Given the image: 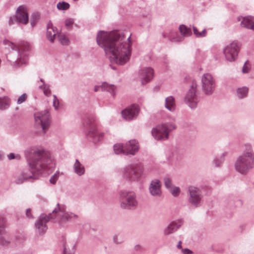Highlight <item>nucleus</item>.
<instances>
[{"mask_svg":"<svg viewBox=\"0 0 254 254\" xmlns=\"http://www.w3.org/2000/svg\"><path fill=\"white\" fill-rule=\"evenodd\" d=\"M97 42L115 63L123 65L128 61L131 46L130 37H127L117 31H100L97 35Z\"/></svg>","mask_w":254,"mask_h":254,"instance_id":"nucleus-1","label":"nucleus"},{"mask_svg":"<svg viewBox=\"0 0 254 254\" xmlns=\"http://www.w3.org/2000/svg\"><path fill=\"white\" fill-rule=\"evenodd\" d=\"M28 161L33 175L28 176L26 174H20L16 180L17 184L22 183L28 179H37L35 174H41L52 163V159L48 152L38 149L33 152Z\"/></svg>","mask_w":254,"mask_h":254,"instance_id":"nucleus-2","label":"nucleus"},{"mask_svg":"<svg viewBox=\"0 0 254 254\" xmlns=\"http://www.w3.org/2000/svg\"><path fill=\"white\" fill-rule=\"evenodd\" d=\"M254 166V153L251 146L246 145L242 155L238 158L236 162V169L241 174H245Z\"/></svg>","mask_w":254,"mask_h":254,"instance_id":"nucleus-3","label":"nucleus"},{"mask_svg":"<svg viewBox=\"0 0 254 254\" xmlns=\"http://www.w3.org/2000/svg\"><path fill=\"white\" fill-rule=\"evenodd\" d=\"M58 213V215L62 217V220H69L73 217H76V215L71 213L65 212L64 208L60 207L56 208L49 216L42 215L40 217L38 222L36 224V227L39 229L40 233H44L46 231V223L48 222L50 219L53 218V216Z\"/></svg>","mask_w":254,"mask_h":254,"instance_id":"nucleus-4","label":"nucleus"},{"mask_svg":"<svg viewBox=\"0 0 254 254\" xmlns=\"http://www.w3.org/2000/svg\"><path fill=\"white\" fill-rule=\"evenodd\" d=\"M121 206L124 209L135 207L137 202L133 192L122 191L121 193Z\"/></svg>","mask_w":254,"mask_h":254,"instance_id":"nucleus-5","label":"nucleus"},{"mask_svg":"<svg viewBox=\"0 0 254 254\" xmlns=\"http://www.w3.org/2000/svg\"><path fill=\"white\" fill-rule=\"evenodd\" d=\"M35 124L46 132L50 124V115L48 111L37 112L34 115Z\"/></svg>","mask_w":254,"mask_h":254,"instance_id":"nucleus-6","label":"nucleus"},{"mask_svg":"<svg viewBox=\"0 0 254 254\" xmlns=\"http://www.w3.org/2000/svg\"><path fill=\"white\" fill-rule=\"evenodd\" d=\"M240 50V46L236 41L228 44L224 49V54L226 59L229 62H233L237 59Z\"/></svg>","mask_w":254,"mask_h":254,"instance_id":"nucleus-7","label":"nucleus"},{"mask_svg":"<svg viewBox=\"0 0 254 254\" xmlns=\"http://www.w3.org/2000/svg\"><path fill=\"white\" fill-rule=\"evenodd\" d=\"M170 130L171 126L168 125H160L152 129V134L156 139H167Z\"/></svg>","mask_w":254,"mask_h":254,"instance_id":"nucleus-8","label":"nucleus"},{"mask_svg":"<svg viewBox=\"0 0 254 254\" xmlns=\"http://www.w3.org/2000/svg\"><path fill=\"white\" fill-rule=\"evenodd\" d=\"M142 173V168L139 165L127 167L125 170L124 176L126 179L134 181L137 180Z\"/></svg>","mask_w":254,"mask_h":254,"instance_id":"nucleus-9","label":"nucleus"},{"mask_svg":"<svg viewBox=\"0 0 254 254\" xmlns=\"http://www.w3.org/2000/svg\"><path fill=\"white\" fill-rule=\"evenodd\" d=\"M189 191L190 193L189 202L194 206H197L201 200L199 189L194 186H190L189 188Z\"/></svg>","mask_w":254,"mask_h":254,"instance_id":"nucleus-10","label":"nucleus"},{"mask_svg":"<svg viewBox=\"0 0 254 254\" xmlns=\"http://www.w3.org/2000/svg\"><path fill=\"white\" fill-rule=\"evenodd\" d=\"M202 88L206 93H211L215 87V81L209 73L204 74L201 78Z\"/></svg>","mask_w":254,"mask_h":254,"instance_id":"nucleus-11","label":"nucleus"},{"mask_svg":"<svg viewBox=\"0 0 254 254\" xmlns=\"http://www.w3.org/2000/svg\"><path fill=\"white\" fill-rule=\"evenodd\" d=\"M109 134V131L103 132L99 130L95 125L90 126L88 135L92 137L95 143H97L102 140L105 136Z\"/></svg>","mask_w":254,"mask_h":254,"instance_id":"nucleus-12","label":"nucleus"},{"mask_svg":"<svg viewBox=\"0 0 254 254\" xmlns=\"http://www.w3.org/2000/svg\"><path fill=\"white\" fill-rule=\"evenodd\" d=\"M197 84L195 81H192L190 89L188 92L185 100L191 108L194 107L197 102V99L195 96Z\"/></svg>","mask_w":254,"mask_h":254,"instance_id":"nucleus-13","label":"nucleus"},{"mask_svg":"<svg viewBox=\"0 0 254 254\" xmlns=\"http://www.w3.org/2000/svg\"><path fill=\"white\" fill-rule=\"evenodd\" d=\"M16 20L23 24H26L29 20L28 13L27 8L23 6H20L16 10L15 15Z\"/></svg>","mask_w":254,"mask_h":254,"instance_id":"nucleus-14","label":"nucleus"},{"mask_svg":"<svg viewBox=\"0 0 254 254\" xmlns=\"http://www.w3.org/2000/svg\"><path fill=\"white\" fill-rule=\"evenodd\" d=\"M153 70L151 67H144L140 70V77L142 84L149 82L153 78Z\"/></svg>","mask_w":254,"mask_h":254,"instance_id":"nucleus-15","label":"nucleus"},{"mask_svg":"<svg viewBox=\"0 0 254 254\" xmlns=\"http://www.w3.org/2000/svg\"><path fill=\"white\" fill-rule=\"evenodd\" d=\"M137 105H133L122 112V116L127 120H130L136 116L138 113Z\"/></svg>","mask_w":254,"mask_h":254,"instance_id":"nucleus-16","label":"nucleus"},{"mask_svg":"<svg viewBox=\"0 0 254 254\" xmlns=\"http://www.w3.org/2000/svg\"><path fill=\"white\" fill-rule=\"evenodd\" d=\"M138 149V144L135 140H129L125 145L126 154L134 155Z\"/></svg>","mask_w":254,"mask_h":254,"instance_id":"nucleus-17","label":"nucleus"},{"mask_svg":"<svg viewBox=\"0 0 254 254\" xmlns=\"http://www.w3.org/2000/svg\"><path fill=\"white\" fill-rule=\"evenodd\" d=\"M161 183L157 180L151 182L149 188L150 193L153 195H158L161 193Z\"/></svg>","mask_w":254,"mask_h":254,"instance_id":"nucleus-18","label":"nucleus"},{"mask_svg":"<svg viewBox=\"0 0 254 254\" xmlns=\"http://www.w3.org/2000/svg\"><path fill=\"white\" fill-rule=\"evenodd\" d=\"M164 182L166 188L174 196H177L180 193V189L178 187L172 185L171 180L170 178H165Z\"/></svg>","mask_w":254,"mask_h":254,"instance_id":"nucleus-19","label":"nucleus"},{"mask_svg":"<svg viewBox=\"0 0 254 254\" xmlns=\"http://www.w3.org/2000/svg\"><path fill=\"white\" fill-rule=\"evenodd\" d=\"M241 25L246 28L254 29V17L248 16L242 17Z\"/></svg>","mask_w":254,"mask_h":254,"instance_id":"nucleus-20","label":"nucleus"},{"mask_svg":"<svg viewBox=\"0 0 254 254\" xmlns=\"http://www.w3.org/2000/svg\"><path fill=\"white\" fill-rule=\"evenodd\" d=\"M98 88H101L102 89L107 90L108 92H110L113 96L115 95V92L116 91V87L114 85L109 84L106 82L103 83L101 86H95L94 88V91L95 92L98 91Z\"/></svg>","mask_w":254,"mask_h":254,"instance_id":"nucleus-21","label":"nucleus"},{"mask_svg":"<svg viewBox=\"0 0 254 254\" xmlns=\"http://www.w3.org/2000/svg\"><path fill=\"white\" fill-rule=\"evenodd\" d=\"M11 44V48L13 49H17L19 52L28 51L30 49V44L27 42L23 41L21 42L18 46L10 43Z\"/></svg>","mask_w":254,"mask_h":254,"instance_id":"nucleus-22","label":"nucleus"},{"mask_svg":"<svg viewBox=\"0 0 254 254\" xmlns=\"http://www.w3.org/2000/svg\"><path fill=\"white\" fill-rule=\"evenodd\" d=\"M165 107L170 111H173L175 109L176 104L175 99L172 96H169L166 98Z\"/></svg>","mask_w":254,"mask_h":254,"instance_id":"nucleus-23","label":"nucleus"},{"mask_svg":"<svg viewBox=\"0 0 254 254\" xmlns=\"http://www.w3.org/2000/svg\"><path fill=\"white\" fill-rule=\"evenodd\" d=\"M74 170L75 172L79 176L82 175L85 172L84 167L76 159L74 164Z\"/></svg>","mask_w":254,"mask_h":254,"instance_id":"nucleus-24","label":"nucleus"},{"mask_svg":"<svg viewBox=\"0 0 254 254\" xmlns=\"http://www.w3.org/2000/svg\"><path fill=\"white\" fill-rule=\"evenodd\" d=\"M180 226L181 224H178L176 222L171 223L164 230L165 234L168 235L176 231Z\"/></svg>","mask_w":254,"mask_h":254,"instance_id":"nucleus-25","label":"nucleus"},{"mask_svg":"<svg viewBox=\"0 0 254 254\" xmlns=\"http://www.w3.org/2000/svg\"><path fill=\"white\" fill-rule=\"evenodd\" d=\"M10 105V100L7 97L0 98V109L4 110L7 108Z\"/></svg>","mask_w":254,"mask_h":254,"instance_id":"nucleus-26","label":"nucleus"},{"mask_svg":"<svg viewBox=\"0 0 254 254\" xmlns=\"http://www.w3.org/2000/svg\"><path fill=\"white\" fill-rule=\"evenodd\" d=\"M56 35V32L52 26H48L47 28V37L49 41L53 42Z\"/></svg>","mask_w":254,"mask_h":254,"instance_id":"nucleus-27","label":"nucleus"},{"mask_svg":"<svg viewBox=\"0 0 254 254\" xmlns=\"http://www.w3.org/2000/svg\"><path fill=\"white\" fill-rule=\"evenodd\" d=\"M179 30L181 34L184 36H189L191 34V29L184 25L180 26Z\"/></svg>","mask_w":254,"mask_h":254,"instance_id":"nucleus-28","label":"nucleus"},{"mask_svg":"<svg viewBox=\"0 0 254 254\" xmlns=\"http://www.w3.org/2000/svg\"><path fill=\"white\" fill-rule=\"evenodd\" d=\"M58 38L59 42L63 45H67L69 42L68 37L64 33H60Z\"/></svg>","mask_w":254,"mask_h":254,"instance_id":"nucleus-29","label":"nucleus"},{"mask_svg":"<svg viewBox=\"0 0 254 254\" xmlns=\"http://www.w3.org/2000/svg\"><path fill=\"white\" fill-rule=\"evenodd\" d=\"M114 150L116 154L124 153L126 154L125 146L121 144H116L114 146Z\"/></svg>","mask_w":254,"mask_h":254,"instance_id":"nucleus-30","label":"nucleus"},{"mask_svg":"<svg viewBox=\"0 0 254 254\" xmlns=\"http://www.w3.org/2000/svg\"><path fill=\"white\" fill-rule=\"evenodd\" d=\"M248 92V89L246 87L239 88L237 90L238 95L239 98H242L246 96Z\"/></svg>","mask_w":254,"mask_h":254,"instance_id":"nucleus-31","label":"nucleus"},{"mask_svg":"<svg viewBox=\"0 0 254 254\" xmlns=\"http://www.w3.org/2000/svg\"><path fill=\"white\" fill-rule=\"evenodd\" d=\"M57 6L60 10H66L69 8V4L65 2H59Z\"/></svg>","mask_w":254,"mask_h":254,"instance_id":"nucleus-32","label":"nucleus"},{"mask_svg":"<svg viewBox=\"0 0 254 254\" xmlns=\"http://www.w3.org/2000/svg\"><path fill=\"white\" fill-rule=\"evenodd\" d=\"M193 32H194V34L198 37H204L206 35V31L204 29L203 30H202V31L201 32H198L197 31V29H196V28L193 27Z\"/></svg>","mask_w":254,"mask_h":254,"instance_id":"nucleus-33","label":"nucleus"},{"mask_svg":"<svg viewBox=\"0 0 254 254\" xmlns=\"http://www.w3.org/2000/svg\"><path fill=\"white\" fill-rule=\"evenodd\" d=\"M40 88L43 89V92L45 95L49 96V95H50L51 91L48 86H47L46 85H44L43 86H40Z\"/></svg>","mask_w":254,"mask_h":254,"instance_id":"nucleus-34","label":"nucleus"},{"mask_svg":"<svg viewBox=\"0 0 254 254\" xmlns=\"http://www.w3.org/2000/svg\"><path fill=\"white\" fill-rule=\"evenodd\" d=\"M27 98V95L26 94H23L20 96L17 99V104H20L25 102Z\"/></svg>","mask_w":254,"mask_h":254,"instance_id":"nucleus-35","label":"nucleus"},{"mask_svg":"<svg viewBox=\"0 0 254 254\" xmlns=\"http://www.w3.org/2000/svg\"><path fill=\"white\" fill-rule=\"evenodd\" d=\"M59 173L57 172L51 178L50 181L51 183L55 184L59 176Z\"/></svg>","mask_w":254,"mask_h":254,"instance_id":"nucleus-36","label":"nucleus"},{"mask_svg":"<svg viewBox=\"0 0 254 254\" xmlns=\"http://www.w3.org/2000/svg\"><path fill=\"white\" fill-rule=\"evenodd\" d=\"M5 227L4 219L3 217H0V234L2 233Z\"/></svg>","mask_w":254,"mask_h":254,"instance_id":"nucleus-37","label":"nucleus"},{"mask_svg":"<svg viewBox=\"0 0 254 254\" xmlns=\"http://www.w3.org/2000/svg\"><path fill=\"white\" fill-rule=\"evenodd\" d=\"M38 19V16L37 15H33L30 19V23L32 26H34Z\"/></svg>","mask_w":254,"mask_h":254,"instance_id":"nucleus-38","label":"nucleus"},{"mask_svg":"<svg viewBox=\"0 0 254 254\" xmlns=\"http://www.w3.org/2000/svg\"><path fill=\"white\" fill-rule=\"evenodd\" d=\"M74 21L72 19H67L65 21V25L67 28L71 27Z\"/></svg>","mask_w":254,"mask_h":254,"instance_id":"nucleus-39","label":"nucleus"},{"mask_svg":"<svg viewBox=\"0 0 254 254\" xmlns=\"http://www.w3.org/2000/svg\"><path fill=\"white\" fill-rule=\"evenodd\" d=\"M59 101L55 95L54 96V101H53V106H54L56 109H58V106L59 105Z\"/></svg>","mask_w":254,"mask_h":254,"instance_id":"nucleus-40","label":"nucleus"},{"mask_svg":"<svg viewBox=\"0 0 254 254\" xmlns=\"http://www.w3.org/2000/svg\"><path fill=\"white\" fill-rule=\"evenodd\" d=\"M8 158L9 160H11L14 158L19 159H20V156L19 155H15L13 153H10L8 155Z\"/></svg>","mask_w":254,"mask_h":254,"instance_id":"nucleus-41","label":"nucleus"},{"mask_svg":"<svg viewBox=\"0 0 254 254\" xmlns=\"http://www.w3.org/2000/svg\"><path fill=\"white\" fill-rule=\"evenodd\" d=\"M249 68L247 66V63L245 64L243 68V72L244 73H247L249 71Z\"/></svg>","mask_w":254,"mask_h":254,"instance_id":"nucleus-42","label":"nucleus"},{"mask_svg":"<svg viewBox=\"0 0 254 254\" xmlns=\"http://www.w3.org/2000/svg\"><path fill=\"white\" fill-rule=\"evenodd\" d=\"M184 254H191L192 252L189 249H184L182 250Z\"/></svg>","mask_w":254,"mask_h":254,"instance_id":"nucleus-43","label":"nucleus"},{"mask_svg":"<svg viewBox=\"0 0 254 254\" xmlns=\"http://www.w3.org/2000/svg\"><path fill=\"white\" fill-rule=\"evenodd\" d=\"M26 216L28 217H29V218L31 217V210L30 209H28L27 210V211H26Z\"/></svg>","mask_w":254,"mask_h":254,"instance_id":"nucleus-44","label":"nucleus"},{"mask_svg":"<svg viewBox=\"0 0 254 254\" xmlns=\"http://www.w3.org/2000/svg\"><path fill=\"white\" fill-rule=\"evenodd\" d=\"M181 244H182V242L181 241H180L177 245V247L179 248V249H181L182 248V246H181Z\"/></svg>","mask_w":254,"mask_h":254,"instance_id":"nucleus-45","label":"nucleus"},{"mask_svg":"<svg viewBox=\"0 0 254 254\" xmlns=\"http://www.w3.org/2000/svg\"><path fill=\"white\" fill-rule=\"evenodd\" d=\"M41 81L42 82H43V80H42V79H41Z\"/></svg>","mask_w":254,"mask_h":254,"instance_id":"nucleus-46","label":"nucleus"}]
</instances>
